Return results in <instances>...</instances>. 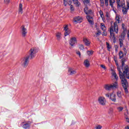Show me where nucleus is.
I'll use <instances>...</instances> for the list:
<instances>
[{
  "label": "nucleus",
  "instance_id": "obj_1",
  "mask_svg": "<svg viewBox=\"0 0 129 129\" xmlns=\"http://www.w3.org/2000/svg\"><path fill=\"white\" fill-rule=\"evenodd\" d=\"M114 61L116 64V66H117V69L119 73V76L121 80V83L122 84V86L123 88L124 89V91L126 93H127V86H128V84L127 83V79H129V68H125L123 71V66L119 67V64H118V61H117V59L116 57L114 58Z\"/></svg>",
  "mask_w": 129,
  "mask_h": 129
},
{
  "label": "nucleus",
  "instance_id": "obj_2",
  "mask_svg": "<svg viewBox=\"0 0 129 129\" xmlns=\"http://www.w3.org/2000/svg\"><path fill=\"white\" fill-rule=\"evenodd\" d=\"M119 23H120V18H119L118 15H116V21L114 23L113 26H111L109 30L110 38L113 40L114 43H115V36H114L113 32H115L116 34L118 33V26H117V24H119Z\"/></svg>",
  "mask_w": 129,
  "mask_h": 129
},
{
  "label": "nucleus",
  "instance_id": "obj_3",
  "mask_svg": "<svg viewBox=\"0 0 129 129\" xmlns=\"http://www.w3.org/2000/svg\"><path fill=\"white\" fill-rule=\"evenodd\" d=\"M37 53H38L37 48H36V47H32L29 50L28 52L29 55H27V56L30 60H32L36 57Z\"/></svg>",
  "mask_w": 129,
  "mask_h": 129
},
{
  "label": "nucleus",
  "instance_id": "obj_4",
  "mask_svg": "<svg viewBox=\"0 0 129 129\" xmlns=\"http://www.w3.org/2000/svg\"><path fill=\"white\" fill-rule=\"evenodd\" d=\"M29 59L30 58L28 57V56H25L23 58H21V66L23 67L24 68H27L30 62V60H29Z\"/></svg>",
  "mask_w": 129,
  "mask_h": 129
},
{
  "label": "nucleus",
  "instance_id": "obj_5",
  "mask_svg": "<svg viewBox=\"0 0 129 129\" xmlns=\"http://www.w3.org/2000/svg\"><path fill=\"white\" fill-rule=\"evenodd\" d=\"M119 59H121V62L122 66H124V62L126 61V58L125 57H123V53H122V51H120L119 52Z\"/></svg>",
  "mask_w": 129,
  "mask_h": 129
},
{
  "label": "nucleus",
  "instance_id": "obj_6",
  "mask_svg": "<svg viewBox=\"0 0 129 129\" xmlns=\"http://www.w3.org/2000/svg\"><path fill=\"white\" fill-rule=\"evenodd\" d=\"M98 102L101 105H105L106 103V100L104 97H99L98 98Z\"/></svg>",
  "mask_w": 129,
  "mask_h": 129
},
{
  "label": "nucleus",
  "instance_id": "obj_7",
  "mask_svg": "<svg viewBox=\"0 0 129 129\" xmlns=\"http://www.w3.org/2000/svg\"><path fill=\"white\" fill-rule=\"evenodd\" d=\"M82 22V17L80 16H77L74 18V23L75 24H78Z\"/></svg>",
  "mask_w": 129,
  "mask_h": 129
},
{
  "label": "nucleus",
  "instance_id": "obj_8",
  "mask_svg": "<svg viewBox=\"0 0 129 129\" xmlns=\"http://www.w3.org/2000/svg\"><path fill=\"white\" fill-rule=\"evenodd\" d=\"M116 96L115 93H114V92H113L110 94V99L113 101V102H115L116 101Z\"/></svg>",
  "mask_w": 129,
  "mask_h": 129
},
{
  "label": "nucleus",
  "instance_id": "obj_9",
  "mask_svg": "<svg viewBox=\"0 0 129 129\" xmlns=\"http://www.w3.org/2000/svg\"><path fill=\"white\" fill-rule=\"evenodd\" d=\"M31 124L32 122L28 121L27 123H25L23 125L22 127L25 129H30Z\"/></svg>",
  "mask_w": 129,
  "mask_h": 129
},
{
  "label": "nucleus",
  "instance_id": "obj_10",
  "mask_svg": "<svg viewBox=\"0 0 129 129\" xmlns=\"http://www.w3.org/2000/svg\"><path fill=\"white\" fill-rule=\"evenodd\" d=\"M68 72L70 75H74V74H76V73H77L76 70H74L72 68H69Z\"/></svg>",
  "mask_w": 129,
  "mask_h": 129
},
{
  "label": "nucleus",
  "instance_id": "obj_11",
  "mask_svg": "<svg viewBox=\"0 0 129 129\" xmlns=\"http://www.w3.org/2000/svg\"><path fill=\"white\" fill-rule=\"evenodd\" d=\"M87 19L88 20L89 23L91 24V25H94V22H93V18L92 17V16H90V15H87Z\"/></svg>",
  "mask_w": 129,
  "mask_h": 129
},
{
  "label": "nucleus",
  "instance_id": "obj_12",
  "mask_svg": "<svg viewBox=\"0 0 129 129\" xmlns=\"http://www.w3.org/2000/svg\"><path fill=\"white\" fill-rule=\"evenodd\" d=\"M64 31H65L64 32V36H68L71 33L70 30L68 29V25H66V26L64 27Z\"/></svg>",
  "mask_w": 129,
  "mask_h": 129
},
{
  "label": "nucleus",
  "instance_id": "obj_13",
  "mask_svg": "<svg viewBox=\"0 0 129 129\" xmlns=\"http://www.w3.org/2000/svg\"><path fill=\"white\" fill-rule=\"evenodd\" d=\"M55 37H56V40L60 42L61 39H62V34L60 32H57L55 34Z\"/></svg>",
  "mask_w": 129,
  "mask_h": 129
},
{
  "label": "nucleus",
  "instance_id": "obj_14",
  "mask_svg": "<svg viewBox=\"0 0 129 129\" xmlns=\"http://www.w3.org/2000/svg\"><path fill=\"white\" fill-rule=\"evenodd\" d=\"M28 32L27 31V29L25 28V26H22V37H26V35H27Z\"/></svg>",
  "mask_w": 129,
  "mask_h": 129
},
{
  "label": "nucleus",
  "instance_id": "obj_15",
  "mask_svg": "<svg viewBox=\"0 0 129 129\" xmlns=\"http://www.w3.org/2000/svg\"><path fill=\"white\" fill-rule=\"evenodd\" d=\"M75 43H76V38H72L70 41V45L72 46V47H73V46H74V45H75Z\"/></svg>",
  "mask_w": 129,
  "mask_h": 129
},
{
  "label": "nucleus",
  "instance_id": "obj_16",
  "mask_svg": "<svg viewBox=\"0 0 129 129\" xmlns=\"http://www.w3.org/2000/svg\"><path fill=\"white\" fill-rule=\"evenodd\" d=\"M117 6L119 8H125V4L124 3V1H121L120 3H117Z\"/></svg>",
  "mask_w": 129,
  "mask_h": 129
},
{
  "label": "nucleus",
  "instance_id": "obj_17",
  "mask_svg": "<svg viewBox=\"0 0 129 129\" xmlns=\"http://www.w3.org/2000/svg\"><path fill=\"white\" fill-rule=\"evenodd\" d=\"M88 9L87 8H86L84 9V13H86V15H88V16H89V15H91L92 14V11L91 10H88Z\"/></svg>",
  "mask_w": 129,
  "mask_h": 129
},
{
  "label": "nucleus",
  "instance_id": "obj_18",
  "mask_svg": "<svg viewBox=\"0 0 129 129\" xmlns=\"http://www.w3.org/2000/svg\"><path fill=\"white\" fill-rule=\"evenodd\" d=\"M111 86L112 87V89H113V90L116 89L117 88H118V85L117 84V82H116L111 84Z\"/></svg>",
  "mask_w": 129,
  "mask_h": 129
},
{
  "label": "nucleus",
  "instance_id": "obj_19",
  "mask_svg": "<svg viewBox=\"0 0 129 129\" xmlns=\"http://www.w3.org/2000/svg\"><path fill=\"white\" fill-rule=\"evenodd\" d=\"M84 64L87 68H88L90 66V63H89V60L88 59L85 60L84 62Z\"/></svg>",
  "mask_w": 129,
  "mask_h": 129
},
{
  "label": "nucleus",
  "instance_id": "obj_20",
  "mask_svg": "<svg viewBox=\"0 0 129 129\" xmlns=\"http://www.w3.org/2000/svg\"><path fill=\"white\" fill-rule=\"evenodd\" d=\"M83 42L85 43L86 46H89L90 45V41L87 38H84Z\"/></svg>",
  "mask_w": 129,
  "mask_h": 129
},
{
  "label": "nucleus",
  "instance_id": "obj_21",
  "mask_svg": "<svg viewBox=\"0 0 129 129\" xmlns=\"http://www.w3.org/2000/svg\"><path fill=\"white\" fill-rule=\"evenodd\" d=\"M104 89L106 90H111V89H112V88L111 87V85H105L104 86Z\"/></svg>",
  "mask_w": 129,
  "mask_h": 129
},
{
  "label": "nucleus",
  "instance_id": "obj_22",
  "mask_svg": "<svg viewBox=\"0 0 129 129\" xmlns=\"http://www.w3.org/2000/svg\"><path fill=\"white\" fill-rule=\"evenodd\" d=\"M122 9V12L123 15H126V14H127V11L128 10V9L125 7H123Z\"/></svg>",
  "mask_w": 129,
  "mask_h": 129
},
{
  "label": "nucleus",
  "instance_id": "obj_23",
  "mask_svg": "<svg viewBox=\"0 0 129 129\" xmlns=\"http://www.w3.org/2000/svg\"><path fill=\"white\" fill-rule=\"evenodd\" d=\"M19 14H23V5L20 4L19 5Z\"/></svg>",
  "mask_w": 129,
  "mask_h": 129
},
{
  "label": "nucleus",
  "instance_id": "obj_24",
  "mask_svg": "<svg viewBox=\"0 0 129 129\" xmlns=\"http://www.w3.org/2000/svg\"><path fill=\"white\" fill-rule=\"evenodd\" d=\"M73 3L76 6V7H79L81 4L78 0H73Z\"/></svg>",
  "mask_w": 129,
  "mask_h": 129
},
{
  "label": "nucleus",
  "instance_id": "obj_25",
  "mask_svg": "<svg viewBox=\"0 0 129 129\" xmlns=\"http://www.w3.org/2000/svg\"><path fill=\"white\" fill-rule=\"evenodd\" d=\"M119 44L120 45V48H122V47H123V40L122 38L119 39Z\"/></svg>",
  "mask_w": 129,
  "mask_h": 129
},
{
  "label": "nucleus",
  "instance_id": "obj_26",
  "mask_svg": "<svg viewBox=\"0 0 129 129\" xmlns=\"http://www.w3.org/2000/svg\"><path fill=\"white\" fill-rule=\"evenodd\" d=\"M112 75L113 77H114L116 80H117L118 79V76H117L116 73H115V72L112 73Z\"/></svg>",
  "mask_w": 129,
  "mask_h": 129
},
{
  "label": "nucleus",
  "instance_id": "obj_27",
  "mask_svg": "<svg viewBox=\"0 0 129 129\" xmlns=\"http://www.w3.org/2000/svg\"><path fill=\"white\" fill-rule=\"evenodd\" d=\"M94 52V51H93V50H88L87 51V54L88 55V56H92V55H93V53Z\"/></svg>",
  "mask_w": 129,
  "mask_h": 129
},
{
  "label": "nucleus",
  "instance_id": "obj_28",
  "mask_svg": "<svg viewBox=\"0 0 129 129\" xmlns=\"http://www.w3.org/2000/svg\"><path fill=\"white\" fill-rule=\"evenodd\" d=\"M109 3L110 4V6H111V8H113V4L115 3V1L113 0L112 1L111 0L109 1Z\"/></svg>",
  "mask_w": 129,
  "mask_h": 129
},
{
  "label": "nucleus",
  "instance_id": "obj_29",
  "mask_svg": "<svg viewBox=\"0 0 129 129\" xmlns=\"http://www.w3.org/2000/svg\"><path fill=\"white\" fill-rule=\"evenodd\" d=\"M101 30H102V31H106V27H105V25H104V24L102 25V24H101Z\"/></svg>",
  "mask_w": 129,
  "mask_h": 129
},
{
  "label": "nucleus",
  "instance_id": "obj_30",
  "mask_svg": "<svg viewBox=\"0 0 129 129\" xmlns=\"http://www.w3.org/2000/svg\"><path fill=\"white\" fill-rule=\"evenodd\" d=\"M95 35H96V37H99V36L101 35V31H100L99 30H98L97 32L95 33Z\"/></svg>",
  "mask_w": 129,
  "mask_h": 129
},
{
  "label": "nucleus",
  "instance_id": "obj_31",
  "mask_svg": "<svg viewBox=\"0 0 129 129\" xmlns=\"http://www.w3.org/2000/svg\"><path fill=\"white\" fill-rule=\"evenodd\" d=\"M106 45H107V48L108 49V50H110V49H111V46H110V45H109V43L107 42H106Z\"/></svg>",
  "mask_w": 129,
  "mask_h": 129
},
{
  "label": "nucleus",
  "instance_id": "obj_32",
  "mask_svg": "<svg viewBox=\"0 0 129 129\" xmlns=\"http://www.w3.org/2000/svg\"><path fill=\"white\" fill-rule=\"evenodd\" d=\"M117 96H118V97H119V98H121V92L118 91L117 92Z\"/></svg>",
  "mask_w": 129,
  "mask_h": 129
},
{
  "label": "nucleus",
  "instance_id": "obj_33",
  "mask_svg": "<svg viewBox=\"0 0 129 129\" xmlns=\"http://www.w3.org/2000/svg\"><path fill=\"white\" fill-rule=\"evenodd\" d=\"M79 48L80 50H84V46L82 44H79Z\"/></svg>",
  "mask_w": 129,
  "mask_h": 129
},
{
  "label": "nucleus",
  "instance_id": "obj_34",
  "mask_svg": "<svg viewBox=\"0 0 129 129\" xmlns=\"http://www.w3.org/2000/svg\"><path fill=\"white\" fill-rule=\"evenodd\" d=\"M117 109L118 111H119V112L122 111V110L123 109V107H118L117 108Z\"/></svg>",
  "mask_w": 129,
  "mask_h": 129
},
{
  "label": "nucleus",
  "instance_id": "obj_35",
  "mask_svg": "<svg viewBox=\"0 0 129 129\" xmlns=\"http://www.w3.org/2000/svg\"><path fill=\"white\" fill-rule=\"evenodd\" d=\"M63 5L65 7L67 6V4H68V0H63Z\"/></svg>",
  "mask_w": 129,
  "mask_h": 129
},
{
  "label": "nucleus",
  "instance_id": "obj_36",
  "mask_svg": "<svg viewBox=\"0 0 129 129\" xmlns=\"http://www.w3.org/2000/svg\"><path fill=\"white\" fill-rule=\"evenodd\" d=\"M99 14H100L101 17V18H103V12H102V11L100 10V11H99Z\"/></svg>",
  "mask_w": 129,
  "mask_h": 129
},
{
  "label": "nucleus",
  "instance_id": "obj_37",
  "mask_svg": "<svg viewBox=\"0 0 129 129\" xmlns=\"http://www.w3.org/2000/svg\"><path fill=\"white\" fill-rule=\"evenodd\" d=\"M76 54H77V55H79L80 58L81 57V53H80V51L76 50Z\"/></svg>",
  "mask_w": 129,
  "mask_h": 129
},
{
  "label": "nucleus",
  "instance_id": "obj_38",
  "mask_svg": "<svg viewBox=\"0 0 129 129\" xmlns=\"http://www.w3.org/2000/svg\"><path fill=\"white\" fill-rule=\"evenodd\" d=\"M4 3L6 5H9L10 4V0H4Z\"/></svg>",
  "mask_w": 129,
  "mask_h": 129
},
{
  "label": "nucleus",
  "instance_id": "obj_39",
  "mask_svg": "<svg viewBox=\"0 0 129 129\" xmlns=\"http://www.w3.org/2000/svg\"><path fill=\"white\" fill-rule=\"evenodd\" d=\"M101 68H103V69H104V70H106V67H105V66L103 65V64H101Z\"/></svg>",
  "mask_w": 129,
  "mask_h": 129
},
{
  "label": "nucleus",
  "instance_id": "obj_40",
  "mask_svg": "<svg viewBox=\"0 0 129 129\" xmlns=\"http://www.w3.org/2000/svg\"><path fill=\"white\" fill-rule=\"evenodd\" d=\"M114 48H115V51L116 52H117V51H118L117 49H118V46H117V45H114Z\"/></svg>",
  "mask_w": 129,
  "mask_h": 129
},
{
  "label": "nucleus",
  "instance_id": "obj_41",
  "mask_svg": "<svg viewBox=\"0 0 129 129\" xmlns=\"http://www.w3.org/2000/svg\"><path fill=\"white\" fill-rule=\"evenodd\" d=\"M102 127V126L101 125H98L96 126V129H101Z\"/></svg>",
  "mask_w": 129,
  "mask_h": 129
},
{
  "label": "nucleus",
  "instance_id": "obj_42",
  "mask_svg": "<svg viewBox=\"0 0 129 129\" xmlns=\"http://www.w3.org/2000/svg\"><path fill=\"white\" fill-rule=\"evenodd\" d=\"M70 10L71 11H72V12H73V11H74V7L73 6V5H71Z\"/></svg>",
  "mask_w": 129,
  "mask_h": 129
},
{
  "label": "nucleus",
  "instance_id": "obj_43",
  "mask_svg": "<svg viewBox=\"0 0 129 129\" xmlns=\"http://www.w3.org/2000/svg\"><path fill=\"white\" fill-rule=\"evenodd\" d=\"M123 50L124 52V54H126L127 53V51L126 50V48H125V47H123Z\"/></svg>",
  "mask_w": 129,
  "mask_h": 129
},
{
  "label": "nucleus",
  "instance_id": "obj_44",
  "mask_svg": "<svg viewBox=\"0 0 129 129\" xmlns=\"http://www.w3.org/2000/svg\"><path fill=\"white\" fill-rule=\"evenodd\" d=\"M105 6H108V0H105Z\"/></svg>",
  "mask_w": 129,
  "mask_h": 129
},
{
  "label": "nucleus",
  "instance_id": "obj_45",
  "mask_svg": "<svg viewBox=\"0 0 129 129\" xmlns=\"http://www.w3.org/2000/svg\"><path fill=\"white\" fill-rule=\"evenodd\" d=\"M105 96L106 97L109 98V97H110V94H109V93L105 94Z\"/></svg>",
  "mask_w": 129,
  "mask_h": 129
},
{
  "label": "nucleus",
  "instance_id": "obj_46",
  "mask_svg": "<svg viewBox=\"0 0 129 129\" xmlns=\"http://www.w3.org/2000/svg\"><path fill=\"white\" fill-rule=\"evenodd\" d=\"M106 35H107V33H106V31H103V33H102V35L103 36H106Z\"/></svg>",
  "mask_w": 129,
  "mask_h": 129
},
{
  "label": "nucleus",
  "instance_id": "obj_47",
  "mask_svg": "<svg viewBox=\"0 0 129 129\" xmlns=\"http://www.w3.org/2000/svg\"><path fill=\"white\" fill-rule=\"evenodd\" d=\"M100 2L101 4V5H104V2H103V0H100Z\"/></svg>",
  "mask_w": 129,
  "mask_h": 129
},
{
  "label": "nucleus",
  "instance_id": "obj_48",
  "mask_svg": "<svg viewBox=\"0 0 129 129\" xmlns=\"http://www.w3.org/2000/svg\"><path fill=\"white\" fill-rule=\"evenodd\" d=\"M109 113H112V108L109 109Z\"/></svg>",
  "mask_w": 129,
  "mask_h": 129
},
{
  "label": "nucleus",
  "instance_id": "obj_49",
  "mask_svg": "<svg viewBox=\"0 0 129 129\" xmlns=\"http://www.w3.org/2000/svg\"><path fill=\"white\" fill-rule=\"evenodd\" d=\"M84 1L86 4H89V2H90L89 0H84Z\"/></svg>",
  "mask_w": 129,
  "mask_h": 129
},
{
  "label": "nucleus",
  "instance_id": "obj_50",
  "mask_svg": "<svg viewBox=\"0 0 129 129\" xmlns=\"http://www.w3.org/2000/svg\"><path fill=\"white\" fill-rule=\"evenodd\" d=\"M126 121H127V122H129V118L128 117H126Z\"/></svg>",
  "mask_w": 129,
  "mask_h": 129
},
{
  "label": "nucleus",
  "instance_id": "obj_51",
  "mask_svg": "<svg viewBox=\"0 0 129 129\" xmlns=\"http://www.w3.org/2000/svg\"><path fill=\"white\" fill-rule=\"evenodd\" d=\"M127 8L129 9V2H127Z\"/></svg>",
  "mask_w": 129,
  "mask_h": 129
},
{
  "label": "nucleus",
  "instance_id": "obj_52",
  "mask_svg": "<svg viewBox=\"0 0 129 129\" xmlns=\"http://www.w3.org/2000/svg\"><path fill=\"white\" fill-rule=\"evenodd\" d=\"M125 129H129V126L127 125L125 127Z\"/></svg>",
  "mask_w": 129,
  "mask_h": 129
},
{
  "label": "nucleus",
  "instance_id": "obj_53",
  "mask_svg": "<svg viewBox=\"0 0 129 129\" xmlns=\"http://www.w3.org/2000/svg\"><path fill=\"white\" fill-rule=\"evenodd\" d=\"M122 29H124V24H122Z\"/></svg>",
  "mask_w": 129,
  "mask_h": 129
},
{
  "label": "nucleus",
  "instance_id": "obj_54",
  "mask_svg": "<svg viewBox=\"0 0 129 129\" xmlns=\"http://www.w3.org/2000/svg\"><path fill=\"white\" fill-rule=\"evenodd\" d=\"M121 37H123V38H124V35H123V34H121Z\"/></svg>",
  "mask_w": 129,
  "mask_h": 129
},
{
  "label": "nucleus",
  "instance_id": "obj_55",
  "mask_svg": "<svg viewBox=\"0 0 129 129\" xmlns=\"http://www.w3.org/2000/svg\"><path fill=\"white\" fill-rule=\"evenodd\" d=\"M23 123H25V122H22V124H23Z\"/></svg>",
  "mask_w": 129,
  "mask_h": 129
}]
</instances>
